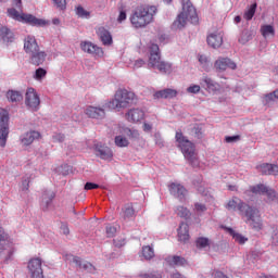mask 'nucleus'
<instances>
[{
    "mask_svg": "<svg viewBox=\"0 0 278 278\" xmlns=\"http://www.w3.org/2000/svg\"><path fill=\"white\" fill-rule=\"evenodd\" d=\"M157 13L156 7L140 5L137 7L130 16V23L136 29L147 27L150 23H153V16Z\"/></svg>",
    "mask_w": 278,
    "mask_h": 278,
    "instance_id": "f257e3e1",
    "label": "nucleus"
},
{
    "mask_svg": "<svg viewBox=\"0 0 278 278\" xmlns=\"http://www.w3.org/2000/svg\"><path fill=\"white\" fill-rule=\"evenodd\" d=\"M148 68L159 71L162 75H170L173 73V63L162 60L160 46L152 43L149 48Z\"/></svg>",
    "mask_w": 278,
    "mask_h": 278,
    "instance_id": "f03ea898",
    "label": "nucleus"
},
{
    "mask_svg": "<svg viewBox=\"0 0 278 278\" xmlns=\"http://www.w3.org/2000/svg\"><path fill=\"white\" fill-rule=\"evenodd\" d=\"M182 12L178 14L176 21L173 23V29H184L188 25V21L193 25L199 23V15H197V9L192 5L190 0H181Z\"/></svg>",
    "mask_w": 278,
    "mask_h": 278,
    "instance_id": "7ed1b4c3",
    "label": "nucleus"
},
{
    "mask_svg": "<svg viewBox=\"0 0 278 278\" xmlns=\"http://www.w3.org/2000/svg\"><path fill=\"white\" fill-rule=\"evenodd\" d=\"M134 101H136V93L129 91L127 89H118L115 92L114 99L106 103V106L110 110H125L131 105H134Z\"/></svg>",
    "mask_w": 278,
    "mask_h": 278,
    "instance_id": "20e7f679",
    "label": "nucleus"
},
{
    "mask_svg": "<svg viewBox=\"0 0 278 278\" xmlns=\"http://www.w3.org/2000/svg\"><path fill=\"white\" fill-rule=\"evenodd\" d=\"M176 142L186 160L191 164V166H199V159L197 157V152H194V143H192L184 134L176 132Z\"/></svg>",
    "mask_w": 278,
    "mask_h": 278,
    "instance_id": "39448f33",
    "label": "nucleus"
},
{
    "mask_svg": "<svg viewBox=\"0 0 278 278\" xmlns=\"http://www.w3.org/2000/svg\"><path fill=\"white\" fill-rule=\"evenodd\" d=\"M8 16L10 18H13L14 21H20V23H27L28 25H31L33 27H47L49 25V22L42 18H38L31 14H25L20 13L14 8H10L7 10Z\"/></svg>",
    "mask_w": 278,
    "mask_h": 278,
    "instance_id": "423d86ee",
    "label": "nucleus"
},
{
    "mask_svg": "<svg viewBox=\"0 0 278 278\" xmlns=\"http://www.w3.org/2000/svg\"><path fill=\"white\" fill-rule=\"evenodd\" d=\"M242 216L247 218L245 223L250 225L252 229H255V231H262V229H264L262 214L257 207L250 205Z\"/></svg>",
    "mask_w": 278,
    "mask_h": 278,
    "instance_id": "0eeeda50",
    "label": "nucleus"
},
{
    "mask_svg": "<svg viewBox=\"0 0 278 278\" xmlns=\"http://www.w3.org/2000/svg\"><path fill=\"white\" fill-rule=\"evenodd\" d=\"M10 136V113L0 109V147L5 148L8 137Z\"/></svg>",
    "mask_w": 278,
    "mask_h": 278,
    "instance_id": "6e6552de",
    "label": "nucleus"
},
{
    "mask_svg": "<svg viewBox=\"0 0 278 278\" xmlns=\"http://www.w3.org/2000/svg\"><path fill=\"white\" fill-rule=\"evenodd\" d=\"M25 105L33 112H38L40 108V96L36 92V89L28 88L25 93Z\"/></svg>",
    "mask_w": 278,
    "mask_h": 278,
    "instance_id": "1a4fd4ad",
    "label": "nucleus"
},
{
    "mask_svg": "<svg viewBox=\"0 0 278 278\" xmlns=\"http://www.w3.org/2000/svg\"><path fill=\"white\" fill-rule=\"evenodd\" d=\"M249 206H250L249 204L242 202V200H240L238 197H233L225 205L228 212H236L238 210L241 216H243V214L247 212Z\"/></svg>",
    "mask_w": 278,
    "mask_h": 278,
    "instance_id": "9d476101",
    "label": "nucleus"
},
{
    "mask_svg": "<svg viewBox=\"0 0 278 278\" xmlns=\"http://www.w3.org/2000/svg\"><path fill=\"white\" fill-rule=\"evenodd\" d=\"M214 68L216 73H225L227 68L236 71V68H238V65H236V62L231 61V59L229 58H219L215 61Z\"/></svg>",
    "mask_w": 278,
    "mask_h": 278,
    "instance_id": "9b49d317",
    "label": "nucleus"
},
{
    "mask_svg": "<svg viewBox=\"0 0 278 278\" xmlns=\"http://www.w3.org/2000/svg\"><path fill=\"white\" fill-rule=\"evenodd\" d=\"M27 268L30 273V277L33 278H45L42 274V260L40 258H31L28 262Z\"/></svg>",
    "mask_w": 278,
    "mask_h": 278,
    "instance_id": "f8f14e48",
    "label": "nucleus"
},
{
    "mask_svg": "<svg viewBox=\"0 0 278 278\" xmlns=\"http://www.w3.org/2000/svg\"><path fill=\"white\" fill-rule=\"evenodd\" d=\"M168 190L173 197L179 199V201H186V197L188 194V190L181 184L172 182L168 186Z\"/></svg>",
    "mask_w": 278,
    "mask_h": 278,
    "instance_id": "ddd939ff",
    "label": "nucleus"
},
{
    "mask_svg": "<svg viewBox=\"0 0 278 278\" xmlns=\"http://www.w3.org/2000/svg\"><path fill=\"white\" fill-rule=\"evenodd\" d=\"M250 192L253 194H266L269 201H275V199H277V192L273 189H268V187L264 185L250 187Z\"/></svg>",
    "mask_w": 278,
    "mask_h": 278,
    "instance_id": "4468645a",
    "label": "nucleus"
},
{
    "mask_svg": "<svg viewBox=\"0 0 278 278\" xmlns=\"http://www.w3.org/2000/svg\"><path fill=\"white\" fill-rule=\"evenodd\" d=\"M28 60L34 66H40V64H45V61L47 60V52L39 48L28 54Z\"/></svg>",
    "mask_w": 278,
    "mask_h": 278,
    "instance_id": "2eb2a0df",
    "label": "nucleus"
},
{
    "mask_svg": "<svg viewBox=\"0 0 278 278\" xmlns=\"http://www.w3.org/2000/svg\"><path fill=\"white\" fill-rule=\"evenodd\" d=\"M40 49V46L38 45V41L36 40V37L33 35H27L24 38V51L27 55L29 53H34V51H38Z\"/></svg>",
    "mask_w": 278,
    "mask_h": 278,
    "instance_id": "dca6fc26",
    "label": "nucleus"
},
{
    "mask_svg": "<svg viewBox=\"0 0 278 278\" xmlns=\"http://www.w3.org/2000/svg\"><path fill=\"white\" fill-rule=\"evenodd\" d=\"M85 114L88 118H97L98 121H101L105 118V109L90 105L86 108Z\"/></svg>",
    "mask_w": 278,
    "mask_h": 278,
    "instance_id": "f3484780",
    "label": "nucleus"
},
{
    "mask_svg": "<svg viewBox=\"0 0 278 278\" xmlns=\"http://www.w3.org/2000/svg\"><path fill=\"white\" fill-rule=\"evenodd\" d=\"M39 138H40V132H38L36 130H30V131L23 134L20 137V142H21L22 147H29L30 144H34L35 140H39Z\"/></svg>",
    "mask_w": 278,
    "mask_h": 278,
    "instance_id": "a211bd4d",
    "label": "nucleus"
},
{
    "mask_svg": "<svg viewBox=\"0 0 278 278\" xmlns=\"http://www.w3.org/2000/svg\"><path fill=\"white\" fill-rule=\"evenodd\" d=\"M125 118L128 123H140V121L144 119V111L141 109H130L125 114Z\"/></svg>",
    "mask_w": 278,
    "mask_h": 278,
    "instance_id": "6ab92c4d",
    "label": "nucleus"
},
{
    "mask_svg": "<svg viewBox=\"0 0 278 278\" xmlns=\"http://www.w3.org/2000/svg\"><path fill=\"white\" fill-rule=\"evenodd\" d=\"M80 48L83 51H85V53L98 55L99 58H101V55H103V49L90 41H83L80 43Z\"/></svg>",
    "mask_w": 278,
    "mask_h": 278,
    "instance_id": "aec40b11",
    "label": "nucleus"
},
{
    "mask_svg": "<svg viewBox=\"0 0 278 278\" xmlns=\"http://www.w3.org/2000/svg\"><path fill=\"white\" fill-rule=\"evenodd\" d=\"M94 147L96 155L101 160H112V157H114V153L110 147L103 146L101 143H97Z\"/></svg>",
    "mask_w": 278,
    "mask_h": 278,
    "instance_id": "412c9836",
    "label": "nucleus"
},
{
    "mask_svg": "<svg viewBox=\"0 0 278 278\" xmlns=\"http://www.w3.org/2000/svg\"><path fill=\"white\" fill-rule=\"evenodd\" d=\"M207 45L213 49H218L223 46V31H214L207 36Z\"/></svg>",
    "mask_w": 278,
    "mask_h": 278,
    "instance_id": "4be33fe9",
    "label": "nucleus"
},
{
    "mask_svg": "<svg viewBox=\"0 0 278 278\" xmlns=\"http://www.w3.org/2000/svg\"><path fill=\"white\" fill-rule=\"evenodd\" d=\"M200 84L202 88L208 89L210 92H218V90H220V85L207 76H203Z\"/></svg>",
    "mask_w": 278,
    "mask_h": 278,
    "instance_id": "5701e85b",
    "label": "nucleus"
},
{
    "mask_svg": "<svg viewBox=\"0 0 278 278\" xmlns=\"http://www.w3.org/2000/svg\"><path fill=\"white\" fill-rule=\"evenodd\" d=\"M256 168L262 175H278V165L263 163L256 166Z\"/></svg>",
    "mask_w": 278,
    "mask_h": 278,
    "instance_id": "b1692460",
    "label": "nucleus"
},
{
    "mask_svg": "<svg viewBox=\"0 0 278 278\" xmlns=\"http://www.w3.org/2000/svg\"><path fill=\"white\" fill-rule=\"evenodd\" d=\"M55 199V193L53 191H45L41 198V210L47 212L51 207V203Z\"/></svg>",
    "mask_w": 278,
    "mask_h": 278,
    "instance_id": "393cba45",
    "label": "nucleus"
},
{
    "mask_svg": "<svg viewBox=\"0 0 278 278\" xmlns=\"http://www.w3.org/2000/svg\"><path fill=\"white\" fill-rule=\"evenodd\" d=\"M121 218H123V220H131V218H136V210L132 204H125L122 207Z\"/></svg>",
    "mask_w": 278,
    "mask_h": 278,
    "instance_id": "a878e982",
    "label": "nucleus"
},
{
    "mask_svg": "<svg viewBox=\"0 0 278 278\" xmlns=\"http://www.w3.org/2000/svg\"><path fill=\"white\" fill-rule=\"evenodd\" d=\"M73 264H75L78 268H83V270H86L87 273H94L97 268L91 263L85 262L81 263V258L78 256H71Z\"/></svg>",
    "mask_w": 278,
    "mask_h": 278,
    "instance_id": "bb28decb",
    "label": "nucleus"
},
{
    "mask_svg": "<svg viewBox=\"0 0 278 278\" xmlns=\"http://www.w3.org/2000/svg\"><path fill=\"white\" fill-rule=\"evenodd\" d=\"M97 34L104 46L112 45V35L110 34V30L105 29V27H99L97 29Z\"/></svg>",
    "mask_w": 278,
    "mask_h": 278,
    "instance_id": "cd10ccee",
    "label": "nucleus"
},
{
    "mask_svg": "<svg viewBox=\"0 0 278 278\" xmlns=\"http://www.w3.org/2000/svg\"><path fill=\"white\" fill-rule=\"evenodd\" d=\"M175 97H177L175 89H163L154 93V99H175Z\"/></svg>",
    "mask_w": 278,
    "mask_h": 278,
    "instance_id": "c85d7f7f",
    "label": "nucleus"
},
{
    "mask_svg": "<svg viewBox=\"0 0 278 278\" xmlns=\"http://www.w3.org/2000/svg\"><path fill=\"white\" fill-rule=\"evenodd\" d=\"M178 240L180 242H188L190 240L189 226L186 223H181L178 228Z\"/></svg>",
    "mask_w": 278,
    "mask_h": 278,
    "instance_id": "c756f323",
    "label": "nucleus"
},
{
    "mask_svg": "<svg viewBox=\"0 0 278 278\" xmlns=\"http://www.w3.org/2000/svg\"><path fill=\"white\" fill-rule=\"evenodd\" d=\"M0 38L7 43L14 42V33L10 28L2 26L0 28Z\"/></svg>",
    "mask_w": 278,
    "mask_h": 278,
    "instance_id": "7c9ffc66",
    "label": "nucleus"
},
{
    "mask_svg": "<svg viewBox=\"0 0 278 278\" xmlns=\"http://www.w3.org/2000/svg\"><path fill=\"white\" fill-rule=\"evenodd\" d=\"M7 99L11 103H21V101H23V93L16 90H9L7 92Z\"/></svg>",
    "mask_w": 278,
    "mask_h": 278,
    "instance_id": "2f4dec72",
    "label": "nucleus"
},
{
    "mask_svg": "<svg viewBox=\"0 0 278 278\" xmlns=\"http://www.w3.org/2000/svg\"><path fill=\"white\" fill-rule=\"evenodd\" d=\"M170 266H186V258L181 256H169L166 258Z\"/></svg>",
    "mask_w": 278,
    "mask_h": 278,
    "instance_id": "473e14b6",
    "label": "nucleus"
},
{
    "mask_svg": "<svg viewBox=\"0 0 278 278\" xmlns=\"http://www.w3.org/2000/svg\"><path fill=\"white\" fill-rule=\"evenodd\" d=\"M0 244L4 250L10 247V236H8L3 227H0Z\"/></svg>",
    "mask_w": 278,
    "mask_h": 278,
    "instance_id": "72a5a7b5",
    "label": "nucleus"
},
{
    "mask_svg": "<svg viewBox=\"0 0 278 278\" xmlns=\"http://www.w3.org/2000/svg\"><path fill=\"white\" fill-rule=\"evenodd\" d=\"M207 212V206L203 203L195 202L193 205V213L195 216H203Z\"/></svg>",
    "mask_w": 278,
    "mask_h": 278,
    "instance_id": "f704fd0d",
    "label": "nucleus"
},
{
    "mask_svg": "<svg viewBox=\"0 0 278 278\" xmlns=\"http://www.w3.org/2000/svg\"><path fill=\"white\" fill-rule=\"evenodd\" d=\"M256 10H257V3L251 4L250 8L248 10H245V12L243 14V18L245 21H251L253 18V16H255Z\"/></svg>",
    "mask_w": 278,
    "mask_h": 278,
    "instance_id": "c9c22d12",
    "label": "nucleus"
},
{
    "mask_svg": "<svg viewBox=\"0 0 278 278\" xmlns=\"http://www.w3.org/2000/svg\"><path fill=\"white\" fill-rule=\"evenodd\" d=\"M142 256L144 257V260H153V257H155V252L153 251V248H151V245L143 247Z\"/></svg>",
    "mask_w": 278,
    "mask_h": 278,
    "instance_id": "e433bc0d",
    "label": "nucleus"
},
{
    "mask_svg": "<svg viewBox=\"0 0 278 278\" xmlns=\"http://www.w3.org/2000/svg\"><path fill=\"white\" fill-rule=\"evenodd\" d=\"M115 144L116 147H119V148L129 147V140L127 139V137L123 135H118L115 137Z\"/></svg>",
    "mask_w": 278,
    "mask_h": 278,
    "instance_id": "4c0bfd02",
    "label": "nucleus"
},
{
    "mask_svg": "<svg viewBox=\"0 0 278 278\" xmlns=\"http://www.w3.org/2000/svg\"><path fill=\"white\" fill-rule=\"evenodd\" d=\"M198 60H199V62H200L202 68H203L204 71L208 72L210 68H211L210 59H207L206 55L200 54V55L198 56Z\"/></svg>",
    "mask_w": 278,
    "mask_h": 278,
    "instance_id": "58836bf2",
    "label": "nucleus"
},
{
    "mask_svg": "<svg viewBox=\"0 0 278 278\" xmlns=\"http://www.w3.org/2000/svg\"><path fill=\"white\" fill-rule=\"evenodd\" d=\"M262 36L268 38V36H275V28L270 25H265L261 28Z\"/></svg>",
    "mask_w": 278,
    "mask_h": 278,
    "instance_id": "ea45409f",
    "label": "nucleus"
},
{
    "mask_svg": "<svg viewBox=\"0 0 278 278\" xmlns=\"http://www.w3.org/2000/svg\"><path fill=\"white\" fill-rule=\"evenodd\" d=\"M229 232L232 235L233 240H236L239 244H244L249 239L238 232H235L233 229H229Z\"/></svg>",
    "mask_w": 278,
    "mask_h": 278,
    "instance_id": "a19ab883",
    "label": "nucleus"
},
{
    "mask_svg": "<svg viewBox=\"0 0 278 278\" xmlns=\"http://www.w3.org/2000/svg\"><path fill=\"white\" fill-rule=\"evenodd\" d=\"M177 216H180V218H188L190 216V211L186 206H178L176 208Z\"/></svg>",
    "mask_w": 278,
    "mask_h": 278,
    "instance_id": "79ce46f5",
    "label": "nucleus"
},
{
    "mask_svg": "<svg viewBox=\"0 0 278 278\" xmlns=\"http://www.w3.org/2000/svg\"><path fill=\"white\" fill-rule=\"evenodd\" d=\"M47 77V72L45 68L39 67L35 71L34 78L37 79V81H40L41 79H45Z\"/></svg>",
    "mask_w": 278,
    "mask_h": 278,
    "instance_id": "37998d69",
    "label": "nucleus"
},
{
    "mask_svg": "<svg viewBox=\"0 0 278 278\" xmlns=\"http://www.w3.org/2000/svg\"><path fill=\"white\" fill-rule=\"evenodd\" d=\"M146 62L142 59H138L135 60L130 63V68H134V71L138 70V68H142V66H144Z\"/></svg>",
    "mask_w": 278,
    "mask_h": 278,
    "instance_id": "c03bdc74",
    "label": "nucleus"
},
{
    "mask_svg": "<svg viewBox=\"0 0 278 278\" xmlns=\"http://www.w3.org/2000/svg\"><path fill=\"white\" fill-rule=\"evenodd\" d=\"M197 247L199 249H205V247H210V239L203 237L199 238L197 240Z\"/></svg>",
    "mask_w": 278,
    "mask_h": 278,
    "instance_id": "a18cd8bd",
    "label": "nucleus"
},
{
    "mask_svg": "<svg viewBox=\"0 0 278 278\" xmlns=\"http://www.w3.org/2000/svg\"><path fill=\"white\" fill-rule=\"evenodd\" d=\"M140 278H162L160 271L144 273L139 275Z\"/></svg>",
    "mask_w": 278,
    "mask_h": 278,
    "instance_id": "49530a36",
    "label": "nucleus"
},
{
    "mask_svg": "<svg viewBox=\"0 0 278 278\" xmlns=\"http://www.w3.org/2000/svg\"><path fill=\"white\" fill-rule=\"evenodd\" d=\"M125 134L128 138H132L134 140H138V138H140V132H138V130L127 128L125 129Z\"/></svg>",
    "mask_w": 278,
    "mask_h": 278,
    "instance_id": "de8ad7c7",
    "label": "nucleus"
},
{
    "mask_svg": "<svg viewBox=\"0 0 278 278\" xmlns=\"http://www.w3.org/2000/svg\"><path fill=\"white\" fill-rule=\"evenodd\" d=\"M76 14L80 16V18H88V16H90V12L86 11L83 7L76 8Z\"/></svg>",
    "mask_w": 278,
    "mask_h": 278,
    "instance_id": "09e8293b",
    "label": "nucleus"
},
{
    "mask_svg": "<svg viewBox=\"0 0 278 278\" xmlns=\"http://www.w3.org/2000/svg\"><path fill=\"white\" fill-rule=\"evenodd\" d=\"M187 92L189 94H199L201 92V86L199 85H191L187 88Z\"/></svg>",
    "mask_w": 278,
    "mask_h": 278,
    "instance_id": "8fccbe9b",
    "label": "nucleus"
},
{
    "mask_svg": "<svg viewBox=\"0 0 278 278\" xmlns=\"http://www.w3.org/2000/svg\"><path fill=\"white\" fill-rule=\"evenodd\" d=\"M277 99H278V89L265 96L266 103H270V101H277Z\"/></svg>",
    "mask_w": 278,
    "mask_h": 278,
    "instance_id": "3c124183",
    "label": "nucleus"
},
{
    "mask_svg": "<svg viewBox=\"0 0 278 278\" xmlns=\"http://www.w3.org/2000/svg\"><path fill=\"white\" fill-rule=\"evenodd\" d=\"M52 2L59 10H66V0H52Z\"/></svg>",
    "mask_w": 278,
    "mask_h": 278,
    "instance_id": "603ef678",
    "label": "nucleus"
},
{
    "mask_svg": "<svg viewBox=\"0 0 278 278\" xmlns=\"http://www.w3.org/2000/svg\"><path fill=\"white\" fill-rule=\"evenodd\" d=\"M238 141H240V135L227 136L225 138V142H228L229 144H231L232 142H238Z\"/></svg>",
    "mask_w": 278,
    "mask_h": 278,
    "instance_id": "864d4df0",
    "label": "nucleus"
},
{
    "mask_svg": "<svg viewBox=\"0 0 278 278\" xmlns=\"http://www.w3.org/2000/svg\"><path fill=\"white\" fill-rule=\"evenodd\" d=\"M64 135L63 134H60V132H55L53 136H52V140L53 142H64Z\"/></svg>",
    "mask_w": 278,
    "mask_h": 278,
    "instance_id": "5fc2aeb1",
    "label": "nucleus"
},
{
    "mask_svg": "<svg viewBox=\"0 0 278 278\" xmlns=\"http://www.w3.org/2000/svg\"><path fill=\"white\" fill-rule=\"evenodd\" d=\"M114 233H116V227L110 225L106 226V236L113 238Z\"/></svg>",
    "mask_w": 278,
    "mask_h": 278,
    "instance_id": "6e6d98bb",
    "label": "nucleus"
},
{
    "mask_svg": "<svg viewBox=\"0 0 278 278\" xmlns=\"http://www.w3.org/2000/svg\"><path fill=\"white\" fill-rule=\"evenodd\" d=\"M99 188V185L93 182H86L85 190H97Z\"/></svg>",
    "mask_w": 278,
    "mask_h": 278,
    "instance_id": "4d7b16f0",
    "label": "nucleus"
},
{
    "mask_svg": "<svg viewBox=\"0 0 278 278\" xmlns=\"http://www.w3.org/2000/svg\"><path fill=\"white\" fill-rule=\"evenodd\" d=\"M127 20V12L125 11H119V15L117 17V21L118 23H123V21H126Z\"/></svg>",
    "mask_w": 278,
    "mask_h": 278,
    "instance_id": "13d9d810",
    "label": "nucleus"
},
{
    "mask_svg": "<svg viewBox=\"0 0 278 278\" xmlns=\"http://www.w3.org/2000/svg\"><path fill=\"white\" fill-rule=\"evenodd\" d=\"M61 168L62 175L64 176L70 175L71 170H73V168L70 165H63Z\"/></svg>",
    "mask_w": 278,
    "mask_h": 278,
    "instance_id": "bf43d9fd",
    "label": "nucleus"
},
{
    "mask_svg": "<svg viewBox=\"0 0 278 278\" xmlns=\"http://www.w3.org/2000/svg\"><path fill=\"white\" fill-rule=\"evenodd\" d=\"M22 190H24V191L29 190V179L25 178L22 181Z\"/></svg>",
    "mask_w": 278,
    "mask_h": 278,
    "instance_id": "052dcab7",
    "label": "nucleus"
},
{
    "mask_svg": "<svg viewBox=\"0 0 278 278\" xmlns=\"http://www.w3.org/2000/svg\"><path fill=\"white\" fill-rule=\"evenodd\" d=\"M13 5L17 8V10H23V1L21 0H13Z\"/></svg>",
    "mask_w": 278,
    "mask_h": 278,
    "instance_id": "680f3d73",
    "label": "nucleus"
},
{
    "mask_svg": "<svg viewBox=\"0 0 278 278\" xmlns=\"http://www.w3.org/2000/svg\"><path fill=\"white\" fill-rule=\"evenodd\" d=\"M213 278H228L226 275L223 274V271H214Z\"/></svg>",
    "mask_w": 278,
    "mask_h": 278,
    "instance_id": "e2e57ef3",
    "label": "nucleus"
},
{
    "mask_svg": "<svg viewBox=\"0 0 278 278\" xmlns=\"http://www.w3.org/2000/svg\"><path fill=\"white\" fill-rule=\"evenodd\" d=\"M61 230H62V233H64V236H68V233H71V230L68 229V226H66V225H62Z\"/></svg>",
    "mask_w": 278,
    "mask_h": 278,
    "instance_id": "0e129e2a",
    "label": "nucleus"
},
{
    "mask_svg": "<svg viewBox=\"0 0 278 278\" xmlns=\"http://www.w3.org/2000/svg\"><path fill=\"white\" fill-rule=\"evenodd\" d=\"M197 188H198V192H200V194H205V187H203V185H198L197 186Z\"/></svg>",
    "mask_w": 278,
    "mask_h": 278,
    "instance_id": "69168bd1",
    "label": "nucleus"
},
{
    "mask_svg": "<svg viewBox=\"0 0 278 278\" xmlns=\"http://www.w3.org/2000/svg\"><path fill=\"white\" fill-rule=\"evenodd\" d=\"M151 129H153V126H151V124H147V123L143 124V130L151 131Z\"/></svg>",
    "mask_w": 278,
    "mask_h": 278,
    "instance_id": "338daca9",
    "label": "nucleus"
},
{
    "mask_svg": "<svg viewBox=\"0 0 278 278\" xmlns=\"http://www.w3.org/2000/svg\"><path fill=\"white\" fill-rule=\"evenodd\" d=\"M194 131H195V135L198 136V138H201V136H203V132H201V128L195 127Z\"/></svg>",
    "mask_w": 278,
    "mask_h": 278,
    "instance_id": "774afa93",
    "label": "nucleus"
}]
</instances>
